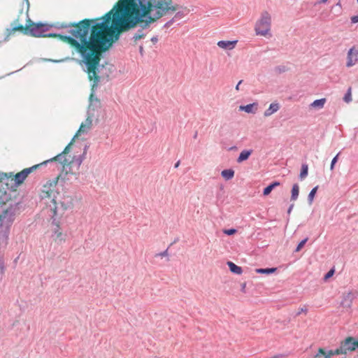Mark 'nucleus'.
I'll return each instance as SVG.
<instances>
[{
  "label": "nucleus",
  "mask_w": 358,
  "mask_h": 358,
  "mask_svg": "<svg viewBox=\"0 0 358 358\" xmlns=\"http://www.w3.org/2000/svg\"><path fill=\"white\" fill-rule=\"evenodd\" d=\"M178 9V6L171 0H119L103 17L85 20L70 27L71 36L62 38L81 55L85 70L95 85L101 78V53L118 38L122 31L137 24L147 29L164 15Z\"/></svg>",
  "instance_id": "nucleus-1"
},
{
  "label": "nucleus",
  "mask_w": 358,
  "mask_h": 358,
  "mask_svg": "<svg viewBox=\"0 0 358 358\" xmlns=\"http://www.w3.org/2000/svg\"><path fill=\"white\" fill-rule=\"evenodd\" d=\"M92 126V120L90 117H87L85 121L81 124L71 142L66 147L62 153L57 155L55 157H62V155L68 154L70 149H72L76 154H78V157H85L87 155L88 146L86 142L83 141H79L78 138L82 134H87L91 129Z\"/></svg>",
  "instance_id": "nucleus-2"
},
{
  "label": "nucleus",
  "mask_w": 358,
  "mask_h": 358,
  "mask_svg": "<svg viewBox=\"0 0 358 358\" xmlns=\"http://www.w3.org/2000/svg\"><path fill=\"white\" fill-rule=\"evenodd\" d=\"M84 158H57L55 162L51 164H58L62 166V171L58 176L63 180H69V176L76 174L83 161Z\"/></svg>",
  "instance_id": "nucleus-3"
},
{
  "label": "nucleus",
  "mask_w": 358,
  "mask_h": 358,
  "mask_svg": "<svg viewBox=\"0 0 358 358\" xmlns=\"http://www.w3.org/2000/svg\"><path fill=\"white\" fill-rule=\"evenodd\" d=\"M20 210V203H10L9 206L3 210L0 214V233L9 236L10 229L12 226L15 215Z\"/></svg>",
  "instance_id": "nucleus-4"
},
{
  "label": "nucleus",
  "mask_w": 358,
  "mask_h": 358,
  "mask_svg": "<svg viewBox=\"0 0 358 358\" xmlns=\"http://www.w3.org/2000/svg\"><path fill=\"white\" fill-rule=\"evenodd\" d=\"M272 17L270 13L264 10L261 13L255 25V31L257 36L269 38L271 34Z\"/></svg>",
  "instance_id": "nucleus-5"
},
{
  "label": "nucleus",
  "mask_w": 358,
  "mask_h": 358,
  "mask_svg": "<svg viewBox=\"0 0 358 358\" xmlns=\"http://www.w3.org/2000/svg\"><path fill=\"white\" fill-rule=\"evenodd\" d=\"M57 158H50L48 160H45L41 163H39L38 164L34 165L31 167L24 169L20 172L16 173L15 175H13V173H8V178L13 177V180H14V186L18 187L20 186L27 178V177L34 171H36L37 169H42L43 167L46 166L48 164H52L55 162V159Z\"/></svg>",
  "instance_id": "nucleus-6"
},
{
  "label": "nucleus",
  "mask_w": 358,
  "mask_h": 358,
  "mask_svg": "<svg viewBox=\"0 0 358 358\" xmlns=\"http://www.w3.org/2000/svg\"><path fill=\"white\" fill-rule=\"evenodd\" d=\"M59 179V177L57 176L52 180H49L43 185L41 188V197L42 199H50V201L53 204V207L50 205V208L58 206L57 202L56 201V194H59V192L57 191V185Z\"/></svg>",
  "instance_id": "nucleus-7"
},
{
  "label": "nucleus",
  "mask_w": 358,
  "mask_h": 358,
  "mask_svg": "<svg viewBox=\"0 0 358 358\" xmlns=\"http://www.w3.org/2000/svg\"><path fill=\"white\" fill-rule=\"evenodd\" d=\"M27 31L34 37L50 36V34H46L49 30V27L44 24H32L27 26Z\"/></svg>",
  "instance_id": "nucleus-8"
},
{
  "label": "nucleus",
  "mask_w": 358,
  "mask_h": 358,
  "mask_svg": "<svg viewBox=\"0 0 358 358\" xmlns=\"http://www.w3.org/2000/svg\"><path fill=\"white\" fill-rule=\"evenodd\" d=\"M358 62V48L352 46L349 49L346 57V66L348 68L355 66Z\"/></svg>",
  "instance_id": "nucleus-9"
},
{
  "label": "nucleus",
  "mask_w": 358,
  "mask_h": 358,
  "mask_svg": "<svg viewBox=\"0 0 358 358\" xmlns=\"http://www.w3.org/2000/svg\"><path fill=\"white\" fill-rule=\"evenodd\" d=\"M58 211V206L51 208V214H50V216L52 219V224L56 227L55 229H54V234L57 236V238H60L62 236V233L60 231L59 221L57 220L59 215Z\"/></svg>",
  "instance_id": "nucleus-10"
},
{
  "label": "nucleus",
  "mask_w": 358,
  "mask_h": 358,
  "mask_svg": "<svg viewBox=\"0 0 358 358\" xmlns=\"http://www.w3.org/2000/svg\"><path fill=\"white\" fill-rule=\"evenodd\" d=\"M355 297V294L352 292H348L346 294L343 295V299L341 302V306L343 308L350 309Z\"/></svg>",
  "instance_id": "nucleus-11"
},
{
  "label": "nucleus",
  "mask_w": 358,
  "mask_h": 358,
  "mask_svg": "<svg viewBox=\"0 0 358 358\" xmlns=\"http://www.w3.org/2000/svg\"><path fill=\"white\" fill-rule=\"evenodd\" d=\"M238 43L237 40L234 41H220L217 45L219 48L225 50H232L235 48Z\"/></svg>",
  "instance_id": "nucleus-12"
},
{
  "label": "nucleus",
  "mask_w": 358,
  "mask_h": 358,
  "mask_svg": "<svg viewBox=\"0 0 358 358\" xmlns=\"http://www.w3.org/2000/svg\"><path fill=\"white\" fill-rule=\"evenodd\" d=\"M257 109H258V103H252L248 104L246 106H239V110L245 111L247 113L255 114V113H256Z\"/></svg>",
  "instance_id": "nucleus-13"
},
{
  "label": "nucleus",
  "mask_w": 358,
  "mask_h": 358,
  "mask_svg": "<svg viewBox=\"0 0 358 358\" xmlns=\"http://www.w3.org/2000/svg\"><path fill=\"white\" fill-rule=\"evenodd\" d=\"M279 108L280 105L278 103H272L270 104L268 108L264 111V115L265 117H268L272 114L275 113V112H277L279 110Z\"/></svg>",
  "instance_id": "nucleus-14"
},
{
  "label": "nucleus",
  "mask_w": 358,
  "mask_h": 358,
  "mask_svg": "<svg viewBox=\"0 0 358 358\" xmlns=\"http://www.w3.org/2000/svg\"><path fill=\"white\" fill-rule=\"evenodd\" d=\"M62 210L70 209L73 207V199L71 196L64 198V201L59 202Z\"/></svg>",
  "instance_id": "nucleus-15"
},
{
  "label": "nucleus",
  "mask_w": 358,
  "mask_h": 358,
  "mask_svg": "<svg viewBox=\"0 0 358 358\" xmlns=\"http://www.w3.org/2000/svg\"><path fill=\"white\" fill-rule=\"evenodd\" d=\"M227 264L231 273L237 275H241L243 273V268L234 262L229 261Z\"/></svg>",
  "instance_id": "nucleus-16"
},
{
  "label": "nucleus",
  "mask_w": 358,
  "mask_h": 358,
  "mask_svg": "<svg viewBox=\"0 0 358 358\" xmlns=\"http://www.w3.org/2000/svg\"><path fill=\"white\" fill-rule=\"evenodd\" d=\"M280 185V182L278 181H273L271 182L268 186H266L264 190H263V195L264 196H268L270 194L271 191L275 189L276 187H278Z\"/></svg>",
  "instance_id": "nucleus-17"
},
{
  "label": "nucleus",
  "mask_w": 358,
  "mask_h": 358,
  "mask_svg": "<svg viewBox=\"0 0 358 358\" xmlns=\"http://www.w3.org/2000/svg\"><path fill=\"white\" fill-rule=\"evenodd\" d=\"M8 243V236L0 233V257H2V252L6 248Z\"/></svg>",
  "instance_id": "nucleus-18"
},
{
  "label": "nucleus",
  "mask_w": 358,
  "mask_h": 358,
  "mask_svg": "<svg viewBox=\"0 0 358 358\" xmlns=\"http://www.w3.org/2000/svg\"><path fill=\"white\" fill-rule=\"evenodd\" d=\"M235 172L232 169H224L221 172V176L225 180H229L234 176Z\"/></svg>",
  "instance_id": "nucleus-19"
},
{
  "label": "nucleus",
  "mask_w": 358,
  "mask_h": 358,
  "mask_svg": "<svg viewBox=\"0 0 358 358\" xmlns=\"http://www.w3.org/2000/svg\"><path fill=\"white\" fill-rule=\"evenodd\" d=\"M325 355L327 356V358H331L332 356L334 355H343L341 345H339V347L335 350H327L325 349Z\"/></svg>",
  "instance_id": "nucleus-20"
},
{
  "label": "nucleus",
  "mask_w": 358,
  "mask_h": 358,
  "mask_svg": "<svg viewBox=\"0 0 358 358\" xmlns=\"http://www.w3.org/2000/svg\"><path fill=\"white\" fill-rule=\"evenodd\" d=\"M276 270H277V268H275V267L264 268H257L255 270V271L257 273H259V274L270 275V274L273 273Z\"/></svg>",
  "instance_id": "nucleus-21"
},
{
  "label": "nucleus",
  "mask_w": 358,
  "mask_h": 358,
  "mask_svg": "<svg viewBox=\"0 0 358 358\" xmlns=\"http://www.w3.org/2000/svg\"><path fill=\"white\" fill-rule=\"evenodd\" d=\"M299 194V187L297 183L293 185L291 191V200L295 201L297 199Z\"/></svg>",
  "instance_id": "nucleus-22"
},
{
  "label": "nucleus",
  "mask_w": 358,
  "mask_h": 358,
  "mask_svg": "<svg viewBox=\"0 0 358 358\" xmlns=\"http://www.w3.org/2000/svg\"><path fill=\"white\" fill-rule=\"evenodd\" d=\"M308 174V166L307 164H303L301 166L299 178L301 180L305 178Z\"/></svg>",
  "instance_id": "nucleus-23"
},
{
  "label": "nucleus",
  "mask_w": 358,
  "mask_h": 358,
  "mask_svg": "<svg viewBox=\"0 0 358 358\" xmlns=\"http://www.w3.org/2000/svg\"><path fill=\"white\" fill-rule=\"evenodd\" d=\"M326 102V99H317V100H315L311 104L310 106L313 108H322L324 107V105Z\"/></svg>",
  "instance_id": "nucleus-24"
},
{
  "label": "nucleus",
  "mask_w": 358,
  "mask_h": 358,
  "mask_svg": "<svg viewBox=\"0 0 358 358\" xmlns=\"http://www.w3.org/2000/svg\"><path fill=\"white\" fill-rule=\"evenodd\" d=\"M317 189H318V185L313 187L309 192L308 196V201L309 204H312L314 197L317 193Z\"/></svg>",
  "instance_id": "nucleus-25"
},
{
  "label": "nucleus",
  "mask_w": 358,
  "mask_h": 358,
  "mask_svg": "<svg viewBox=\"0 0 358 358\" xmlns=\"http://www.w3.org/2000/svg\"><path fill=\"white\" fill-rule=\"evenodd\" d=\"M6 271L5 261L2 257H0V282L2 280Z\"/></svg>",
  "instance_id": "nucleus-26"
},
{
  "label": "nucleus",
  "mask_w": 358,
  "mask_h": 358,
  "mask_svg": "<svg viewBox=\"0 0 358 358\" xmlns=\"http://www.w3.org/2000/svg\"><path fill=\"white\" fill-rule=\"evenodd\" d=\"M343 100L346 103H350L352 101V87H350L348 89V91L343 97Z\"/></svg>",
  "instance_id": "nucleus-27"
},
{
  "label": "nucleus",
  "mask_w": 358,
  "mask_h": 358,
  "mask_svg": "<svg viewBox=\"0 0 358 358\" xmlns=\"http://www.w3.org/2000/svg\"><path fill=\"white\" fill-rule=\"evenodd\" d=\"M308 241V237H306L305 238L301 240L297 245L296 249L294 250V252H299L303 248V247L305 245V244L307 243Z\"/></svg>",
  "instance_id": "nucleus-28"
},
{
  "label": "nucleus",
  "mask_w": 358,
  "mask_h": 358,
  "mask_svg": "<svg viewBox=\"0 0 358 358\" xmlns=\"http://www.w3.org/2000/svg\"><path fill=\"white\" fill-rule=\"evenodd\" d=\"M315 358H327L325 355V349L319 348L317 353L315 356Z\"/></svg>",
  "instance_id": "nucleus-29"
},
{
  "label": "nucleus",
  "mask_w": 358,
  "mask_h": 358,
  "mask_svg": "<svg viewBox=\"0 0 358 358\" xmlns=\"http://www.w3.org/2000/svg\"><path fill=\"white\" fill-rule=\"evenodd\" d=\"M236 232H237V229H236L234 228L224 229L223 231V233L228 236H232V235L235 234Z\"/></svg>",
  "instance_id": "nucleus-30"
},
{
  "label": "nucleus",
  "mask_w": 358,
  "mask_h": 358,
  "mask_svg": "<svg viewBox=\"0 0 358 358\" xmlns=\"http://www.w3.org/2000/svg\"><path fill=\"white\" fill-rule=\"evenodd\" d=\"M252 153V150H244L240 153L239 157H250Z\"/></svg>",
  "instance_id": "nucleus-31"
},
{
  "label": "nucleus",
  "mask_w": 358,
  "mask_h": 358,
  "mask_svg": "<svg viewBox=\"0 0 358 358\" xmlns=\"http://www.w3.org/2000/svg\"><path fill=\"white\" fill-rule=\"evenodd\" d=\"M168 250H169V248H166L164 251L163 252H159V253H157L155 255V257H168L169 256V253H168Z\"/></svg>",
  "instance_id": "nucleus-32"
},
{
  "label": "nucleus",
  "mask_w": 358,
  "mask_h": 358,
  "mask_svg": "<svg viewBox=\"0 0 358 358\" xmlns=\"http://www.w3.org/2000/svg\"><path fill=\"white\" fill-rule=\"evenodd\" d=\"M334 273V268H331L330 269L325 275H324V280H327V279H329V278H331Z\"/></svg>",
  "instance_id": "nucleus-33"
},
{
  "label": "nucleus",
  "mask_w": 358,
  "mask_h": 358,
  "mask_svg": "<svg viewBox=\"0 0 358 358\" xmlns=\"http://www.w3.org/2000/svg\"><path fill=\"white\" fill-rule=\"evenodd\" d=\"M308 312V309L306 308H300L299 310L296 313L295 317L300 315L301 313L306 314Z\"/></svg>",
  "instance_id": "nucleus-34"
},
{
  "label": "nucleus",
  "mask_w": 358,
  "mask_h": 358,
  "mask_svg": "<svg viewBox=\"0 0 358 358\" xmlns=\"http://www.w3.org/2000/svg\"><path fill=\"white\" fill-rule=\"evenodd\" d=\"M145 36V34L142 33V32H138L137 34H136L134 36V38L137 41V40H140L141 38H143V37Z\"/></svg>",
  "instance_id": "nucleus-35"
},
{
  "label": "nucleus",
  "mask_w": 358,
  "mask_h": 358,
  "mask_svg": "<svg viewBox=\"0 0 358 358\" xmlns=\"http://www.w3.org/2000/svg\"><path fill=\"white\" fill-rule=\"evenodd\" d=\"M338 159L339 158H332V160H331V165H330V169L331 171L334 170V166L337 163Z\"/></svg>",
  "instance_id": "nucleus-36"
},
{
  "label": "nucleus",
  "mask_w": 358,
  "mask_h": 358,
  "mask_svg": "<svg viewBox=\"0 0 358 358\" xmlns=\"http://www.w3.org/2000/svg\"><path fill=\"white\" fill-rule=\"evenodd\" d=\"M7 179H8V176L7 173L0 174V181H1L3 180H7Z\"/></svg>",
  "instance_id": "nucleus-37"
},
{
  "label": "nucleus",
  "mask_w": 358,
  "mask_h": 358,
  "mask_svg": "<svg viewBox=\"0 0 358 358\" xmlns=\"http://www.w3.org/2000/svg\"><path fill=\"white\" fill-rule=\"evenodd\" d=\"M351 22L352 23H357V22H358V15L352 16L351 17Z\"/></svg>",
  "instance_id": "nucleus-38"
},
{
  "label": "nucleus",
  "mask_w": 358,
  "mask_h": 358,
  "mask_svg": "<svg viewBox=\"0 0 358 358\" xmlns=\"http://www.w3.org/2000/svg\"><path fill=\"white\" fill-rule=\"evenodd\" d=\"M328 1V0H318L317 1H316L315 3V6H317L318 4H321V3H326Z\"/></svg>",
  "instance_id": "nucleus-39"
},
{
  "label": "nucleus",
  "mask_w": 358,
  "mask_h": 358,
  "mask_svg": "<svg viewBox=\"0 0 358 358\" xmlns=\"http://www.w3.org/2000/svg\"><path fill=\"white\" fill-rule=\"evenodd\" d=\"M16 30L22 31V30H23V27H22V26H20V27H15V28H14L13 30H10V33H11V32H12V31H16Z\"/></svg>",
  "instance_id": "nucleus-40"
},
{
  "label": "nucleus",
  "mask_w": 358,
  "mask_h": 358,
  "mask_svg": "<svg viewBox=\"0 0 358 358\" xmlns=\"http://www.w3.org/2000/svg\"><path fill=\"white\" fill-rule=\"evenodd\" d=\"M151 41L154 43H157L158 41V37L157 36H153L151 38Z\"/></svg>",
  "instance_id": "nucleus-41"
},
{
  "label": "nucleus",
  "mask_w": 358,
  "mask_h": 358,
  "mask_svg": "<svg viewBox=\"0 0 358 358\" xmlns=\"http://www.w3.org/2000/svg\"><path fill=\"white\" fill-rule=\"evenodd\" d=\"M248 158H237V162L238 163H241L243 162V161L245 160H247Z\"/></svg>",
  "instance_id": "nucleus-42"
},
{
  "label": "nucleus",
  "mask_w": 358,
  "mask_h": 358,
  "mask_svg": "<svg viewBox=\"0 0 358 358\" xmlns=\"http://www.w3.org/2000/svg\"><path fill=\"white\" fill-rule=\"evenodd\" d=\"M294 207V203H292L289 207L288 208V210H287V213L289 214L292 210Z\"/></svg>",
  "instance_id": "nucleus-43"
},
{
  "label": "nucleus",
  "mask_w": 358,
  "mask_h": 358,
  "mask_svg": "<svg viewBox=\"0 0 358 358\" xmlns=\"http://www.w3.org/2000/svg\"><path fill=\"white\" fill-rule=\"evenodd\" d=\"M284 357V355H282V354H278V355H274V356L271 357V358H280V357Z\"/></svg>",
  "instance_id": "nucleus-44"
},
{
  "label": "nucleus",
  "mask_w": 358,
  "mask_h": 358,
  "mask_svg": "<svg viewBox=\"0 0 358 358\" xmlns=\"http://www.w3.org/2000/svg\"><path fill=\"white\" fill-rule=\"evenodd\" d=\"M242 82H243V80H240V81L238 83V84H237V85H236V90H238H238H240L239 87H240V85L242 83Z\"/></svg>",
  "instance_id": "nucleus-45"
},
{
  "label": "nucleus",
  "mask_w": 358,
  "mask_h": 358,
  "mask_svg": "<svg viewBox=\"0 0 358 358\" xmlns=\"http://www.w3.org/2000/svg\"><path fill=\"white\" fill-rule=\"evenodd\" d=\"M180 162L178 160L174 165V168H178L180 165Z\"/></svg>",
  "instance_id": "nucleus-46"
},
{
  "label": "nucleus",
  "mask_w": 358,
  "mask_h": 358,
  "mask_svg": "<svg viewBox=\"0 0 358 358\" xmlns=\"http://www.w3.org/2000/svg\"><path fill=\"white\" fill-rule=\"evenodd\" d=\"M335 6H338V7H340V8H341V7H342L341 3V1H338V2Z\"/></svg>",
  "instance_id": "nucleus-47"
},
{
  "label": "nucleus",
  "mask_w": 358,
  "mask_h": 358,
  "mask_svg": "<svg viewBox=\"0 0 358 358\" xmlns=\"http://www.w3.org/2000/svg\"><path fill=\"white\" fill-rule=\"evenodd\" d=\"M241 287H241V289H242V291H243V290H244V289L245 288V283H243V284L242 285V286H241Z\"/></svg>",
  "instance_id": "nucleus-48"
},
{
  "label": "nucleus",
  "mask_w": 358,
  "mask_h": 358,
  "mask_svg": "<svg viewBox=\"0 0 358 358\" xmlns=\"http://www.w3.org/2000/svg\"><path fill=\"white\" fill-rule=\"evenodd\" d=\"M171 22V21H170V22H167V23L165 24V26H166H166H169V24H170Z\"/></svg>",
  "instance_id": "nucleus-49"
},
{
  "label": "nucleus",
  "mask_w": 358,
  "mask_h": 358,
  "mask_svg": "<svg viewBox=\"0 0 358 358\" xmlns=\"http://www.w3.org/2000/svg\"><path fill=\"white\" fill-rule=\"evenodd\" d=\"M196 136H197V133L196 132V133H195V135H194V138H196Z\"/></svg>",
  "instance_id": "nucleus-50"
},
{
  "label": "nucleus",
  "mask_w": 358,
  "mask_h": 358,
  "mask_svg": "<svg viewBox=\"0 0 358 358\" xmlns=\"http://www.w3.org/2000/svg\"><path fill=\"white\" fill-rule=\"evenodd\" d=\"M338 156H339V153H338V154H337L335 157H338Z\"/></svg>",
  "instance_id": "nucleus-51"
},
{
  "label": "nucleus",
  "mask_w": 358,
  "mask_h": 358,
  "mask_svg": "<svg viewBox=\"0 0 358 358\" xmlns=\"http://www.w3.org/2000/svg\"><path fill=\"white\" fill-rule=\"evenodd\" d=\"M357 3H358V0H357Z\"/></svg>",
  "instance_id": "nucleus-52"
}]
</instances>
